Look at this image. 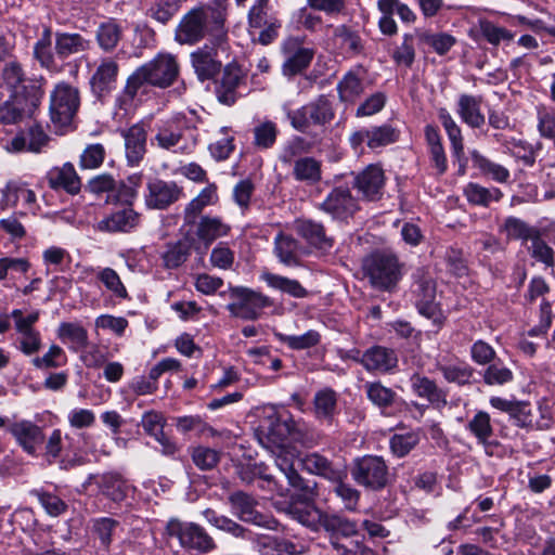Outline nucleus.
Masks as SVG:
<instances>
[{"mask_svg": "<svg viewBox=\"0 0 555 555\" xmlns=\"http://www.w3.org/2000/svg\"><path fill=\"white\" fill-rule=\"evenodd\" d=\"M337 398L334 390L324 388L319 390L313 399L317 418L331 423L336 412Z\"/></svg>", "mask_w": 555, "mask_h": 555, "instance_id": "obj_41", "label": "nucleus"}, {"mask_svg": "<svg viewBox=\"0 0 555 555\" xmlns=\"http://www.w3.org/2000/svg\"><path fill=\"white\" fill-rule=\"evenodd\" d=\"M166 533L170 538H176L183 548L201 554H207L217 548V543L207 530L193 521L172 518L166 525Z\"/></svg>", "mask_w": 555, "mask_h": 555, "instance_id": "obj_6", "label": "nucleus"}, {"mask_svg": "<svg viewBox=\"0 0 555 555\" xmlns=\"http://www.w3.org/2000/svg\"><path fill=\"white\" fill-rule=\"evenodd\" d=\"M67 358L63 349L57 345H52L42 357H36L31 360L35 367L40 370L57 369L64 365Z\"/></svg>", "mask_w": 555, "mask_h": 555, "instance_id": "obj_64", "label": "nucleus"}, {"mask_svg": "<svg viewBox=\"0 0 555 555\" xmlns=\"http://www.w3.org/2000/svg\"><path fill=\"white\" fill-rule=\"evenodd\" d=\"M363 70H350L344 75L337 85L339 99L343 102H354L364 91Z\"/></svg>", "mask_w": 555, "mask_h": 555, "instance_id": "obj_32", "label": "nucleus"}, {"mask_svg": "<svg viewBox=\"0 0 555 555\" xmlns=\"http://www.w3.org/2000/svg\"><path fill=\"white\" fill-rule=\"evenodd\" d=\"M217 199L218 196L216 185L210 184L203 189L201 193L195 198H193L185 207L184 215L186 222L193 223L196 217L202 212V210L206 206L215 204Z\"/></svg>", "mask_w": 555, "mask_h": 555, "instance_id": "obj_45", "label": "nucleus"}, {"mask_svg": "<svg viewBox=\"0 0 555 555\" xmlns=\"http://www.w3.org/2000/svg\"><path fill=\"white\" fill-rule=\"evenodd\" d=\"M80 105L79 91L66 82L57 83L50 95V118L57 128L72 124Z\"/></svg>", "mask_w": 555, "mask_h": 555, "instance_id": "obj_9", "label": "nucleus"}, {"mask_svg": "<svg viewBox=\"0 0 555 555\" xmlns=\"http://www.w3.org/2000/svg\"><path fill=\"white\" fill-rule=\"evenodd\" d=\"M384 183L385 176L383 169L378 166L370 165L354 177L353 186L366 199L375 201L379 198Z\"/></svg>", "mask_w": 555, "mask_h": 555, "instance_id": "obj_25", "label": "nucleus"}, {"mask_svg": "<svg viewBox=\"0 0 555 555\" xmlns=\"http://www.w3.org/2000/svg\"><path fill=\"white\" fill-rule=\"evenodd\" d=\"M47 179L50 188L53 190L62 189L72 195L80 192L81 180L70 163L52 168L48 172Z\"/></svg>", "mask_w": 555, "mask_h": 555, "instance_id": "obj_26", "label": "nucleus"}, {"mask_svg": "<svg viewBox=\"0 0 555 555\" xmlns=\"http://www.w3.org/2000/svg\"><path fill=\"white\" fill-rule=\"evenodd\" d=\"M98 280L111 292L115 297L119 299H127L128 292L124 283L120 280L118 273L112 268H102L96 272Z\"/></svg>", "mask_w": 555, "mask_h": 555, "instance_id": "obj_59", "label": "nucleus"}, {"mask_svg": "<svg viewBox=\"0 0 555 555\" xmlns=\"http://www.w3.org/2000/svg\"><path fill=\"white\" fill-rule=\"evenodd\" d=\"M464 195L470 204L488 207L491 203L499 202L503 193L496 188L488 189L470 182L464 188Z\"/></svg>", "mask_w": 555, "mask_h": 555, "instance_id": "obj_38", "label": "nucleus"}, {"mask_svg": "<svg viewBox=\"0 0 555 555\" xmlns=\"http://www.w3.org/2000/svg\"><path fill=\"white\" fill-rule=\"evenodd\" d=\"M404 264L388 250H376L363 259L362 268L373 287L392 292L403 276Z\"/></svg>", "mask_w": 555, "mask_h": 555, "instance_id": "obj_3", "label": "nucleus"}, {"mask_svg": "<svg viewBox=\"0 0 555 555\" xmlns=\"http://www.w3.org/2000/svg\"><path fill=\"white\" fill-rule=\"evenodd\" d=\"M222 10L205 4L191 9L180 20L175 40L180 44L195 46L205 38L207 42L221 44L228 40Z\"/></svg>", "mask_w": 555, "mask_h": 555, "instance_id": "obj_1", "label": "nucleus"}, {"mask_svg": "<svg viewBox=\"0 0 555 555\" xmlns=\"http://www.w3.org/2000/svg\"><path fill=\"white\" fill-rule=\"evenodd\" d=\"M313 59V51L308 48H298L283 63L282 70L285 76H294L306 69Z\"/></svg>", "mask_w": 555, "mask_h": 555, "instance_id": "obj_53", "label": "nucleus"}, {"mask_svg": "<svg viewBox=\"0 0 555 555\" xmlns=\"http://www.w3.org/2000/svg\"><path fill=\"white\" fill-rule=\"evenodd\" d=\"M202 515L208 524L216 527L217 529L230 533L235 538H247V533L249 532L248 529L235 520L223 515H218L216 511L211 508L204 509Z\"/></svg>", "mask_w": 555, "mask_h": 555, "instance_id": "obj_40", "label": "nucleus"}, {"mask_svg": "<svg viewBox=\"0 0 555 555\" xmlns=\"http://www.w3.org/2000/svg\"><path fill=\"white\" fill-rule=\"evenodd\" d=\"M322 164L314 157H298L294 162L293 177L295 180L312 185L322 179Z\"/></svg>", "mask_w": 555, "mask_h": 555, "instance_id": "obj_31", "label": "nucleus"}, {"mask_svg": "<svg viewBox=\"0 0 555 555\" xmlns=\"http://www.w3.org/2000/svg\"><path fill=\"white\" fill-rule=\"evenodd\" d=\"M143 429L153 436L164 447V453L172 454L176 451L173 443L164 435V420L163 416L156 412H146L141 421Z\"/></svg>", "mask_w": 555, "mask_h": 555, "instance_id": "obj_36", "label": "nucleus"}, {"mask_svg": "<svg viewBox=\"0 0 555 555\" xmlns=\"http://www.w3.org/2000/svg\"><path fill=\"white\" fill-rule=\"evenodd\" d=\"M119 65L112 57H103L90 77L89 85L93 95L101 99L115 89Z\"/></svg>", "mask_w": 555, "mask_h": 555, "instance_id": "obj_15", "label": "nucleus"}, {"mask_svg": "<svg viewBox=\"0 0 555 555\" xmlns=\"http://www.w3.org/2000/svg\"><path fill=\"white\" fill-rule=\"evenodd\" d=\"M125 141V156L129 166H138L146 153V130L142 124H134L121 130Z\"/></svg>", "mask_w": 555, "mask_h": 555, "instance_id": "obj_19", "label": "nucleus"}, {"mask_svg": "<svg viewBox=\"0 0 555 555\" xmlns=\"http://www.w3.org/2000/svg\"><path fill=\"white\" fill-rule=\"evenodd\" d=\"M307 112L311 125H325L334 118L332 104L323 95L308 103Z\"/></svg>", "mask_w": 555, "mask_h": 555, "instance_id": "obj_55", "label": "nucleus"}, {"mask_svg": "<svg viewBox=\"0 0 555 555\" xmlns=\"http://www.w3.org/2000/svg\"><path fill=\"white\" fill-rule=\"evenodd\" d=\"M275 337L279 341L287 345L291 349L302 350L317 346L320 343L321 336L319 332L309 330L302 335H285L282 333H275Z\"/></svg>", "mask_w": 555, "mask_h": 555, "instance_id": "obj_57", "label": "nucleus"}, {"mask_svg": "<svg viewBox=\"0 0 555 555\" xmlns=\"http://www.w3.org/2000/svg\"><path fill=\"white\" fill-rule=\"evenodd\" d=\"M420 442L417 431L395 434L389 440V447L393 455L403 457L408 455Z\"/></svg>", "mask_w": 555, "mask_h": 555, "instance_id": "obj_60", "label": "nucleus"}, {"mask_svg": "<svg viewBox=\"0 0 555 555\" xmlns=\"http://www.w3.org/2000/svg\"><path fill=\"white\" fill-rule=\"evenodd\" d=\"M359 362L369 372L388 373L398 365V357L393 349L373 346L364 351Z\"/></svg>", "mask_w": 555, "mask_h": 555, "instance_id": "obj_22", "label": "nucleus"}, {"mask_svg": "<svg viewBox=\"0 0 555 555\" xmlns=\"http://www.w3.org/2000/svg\"><path fill=\"white\" fill-rule=\"evenodd\" d=\"M91 48V41L78 33H55V55L64 61L74 54L87 52Z\"/></svg>", "mask_w": 555, "mask_h": 555, "instance_id": "obj_27", "label": "nucleus"}, {"mask_svg": "<svg viewBox=\"0 0 555 555\" xmlns=\"http://www.w3.org/2000/svg\"><path fill=\"white\" fill-rule=\"evenodd\" d=\"M302 250V245L291 234L280 232L274 238V254L285 266H298Z\"/></svg>", "mask_w": 555, "mask_h": 555, "instance_id": "obj_28", "label": "nucleus"}, {"mask_svg": "<svg viewBox=\"0 0 555 555\" xmlns=\"http://www.w3.org/2000/svg\"><path fill=\"white\" fill-rule=\"evenodd\" d=\"M253 144L255 147L258 150H269L276 142L279 129L275 122L271 120H264L253 129Z\"/></svg>", "mask_w": 555, "mask_h": 555, "instance_id": "obj_48", "label": "nucleus"}, {"mask_svg": "<svg viewBox=\"0 0 555 555\" xmlns=\"http://www.w3.org/2000/svg\"><path fill=\"white\" fill-rule=\"evenodd\" d=\"M291 430V425L273 413L260 425L259 440L267 448L282 447L287 440Z\"/></svg>", "mask_w": 555, "mask_h": 555, "instance_id": "obj_23", "label": "nucleus"}, {"mask_svg": "<svg viewBox=\"0 0 555 555\" xmlns=\"http://www.w3.org/2000/svg\"><path fill=\"white\" fill-rule=\"evenodd\" d=\"M272 449H275L273 451L274 463L287 479L288 485L305 493H312V488L294 468L296 457L294 450L285 448L284 444L282 447H273Z\"/></svg>", "mask_w": 555, "mask_h": 555, "instance_id": "obj_18", "label": "nucleus"}, {"mask_svg": "<svg viewBox=\"0 0 555 555\" xmlns=\"http://www.w3.org/2000/svg\"><path fill=\"white\" fill-rule=\"evenodd\" d=\"M369 400L378 408H389L395 402L397 393L380 382H369L364 385Z\"/></svg>", "mask_w": 555, "mask_h": 555, "instance_id": "obj_54", "label": "nucleus"}, {"mask_svg": "<svg viewBox=\"0 0 555 555\" xmlns=\"http://www.w3.org/2000/svg\"><path fill=\"white\" fill-rule=\"evenodd\" d=\"M291 517L299 524L318 531L321 528L324 513L313 505H294L288 509Z\"/></svg>", "mask_w": 555, "mask_h": 555, "instance_id": "obj_43", "label": "nucleus"}, {"mask_svg": "<svg viewBox=\"0 0 555 555\" xmlns=\"http://www.w3.org/2000/svg\"><path fill=\"white\" fill-rule=\"evenodd\" d=\"M140 223V214L131 206L117 208L98 222L96 229L102 232H130Z\"/></svg>", "mask_w": 555, "mask_h": 555, "instance_id": "obj_21", "label": "nucleus"}, {"mask_svg": "<svg viewBox=\"0 0 555 555\" xmlns=\"http://www.w3.org/2000/svg\"><path fill=\"white\" fill-rule=\"evenodd\" d=\"M478 28L481 36L492 46H499L502 41H512L514 34L504 27L498 26L488 20H479Z\"/></svg>", "mask_w": 555, "mask_h": 555, "instance_id": "obj_61", "label": "nucleus"}, {"mask_svg": "<svg viewBox=\"0 0 555 555\" xmlns=\"http://www.w3.org/2000/svg\"><path fill=\"white\" fill-rule=\"evenodd\" d=\"M481 99L462 94L457 102V114L461 119L470 128H480L485 125L486 118L480 109Z\"/></svg>", "mask_w": 555, "mask_h": 555, "instance_id": "obj_30", "label": "nucleus"}, {"mask_svg": "<svg viewBox=\"0 0 555 555\" xmlns=\"http://www.w3.org/2000/svg\"><path fill=\"white\" fill-rule=\"evenodd\" d=\"M202 515L208 524L216 527L217 529L230 533L235 538H247V533L249 532L248 529L235 520L223 515H218L216 511L211 508L204 509Z\"/></svg>", "mask_w": 555, "mask_h": 555, "instance_id": "obj_39", "label": "nucleus"}, {"mask_svg": "<svg viewBox=\"0 0 555 555\" xmlns=\"http://www.w3.org/2000/svg\"><path fill=\"white\" fill-rule=\"evenodd\" d=\"M294 231L309 245L323 253H328L334 246V238L327 236L323 224L314 220H295Z\"/></svg>", "mask_w": 555, "mask_h": 555, "instance_id": "obj_17", "label": "nucleus"}, {"mask_svg": "<svg viewBox=\"0 0 555 555\" xmlns=\"http://www.w3.org/2000/svg\"><path fill=\"white\" fill-rule=\"evenodd\" d=\"M299 462L304 470L322 477L331 483L348 477V472L345 465L333 462L318 452L305 454L299 459Z\"/></svg>", "mask_w": 555, "mask_h": 555, "instance_id": "obj_12", "label": "nucleus"}, {"mask_svg": "<svg viewBox=\"0 0 555 555\" xmlns=\"http://www.w3.org/2000/svg\"><path fill=\"white\" fill-rule=\"evenodd\" d=\"M189 130L188 120L183 116L162 120L155 127L152 144L175 154H190L196 145V139Z\"/></svg>", "mask_w": 555, "mask_h": 555, "instance_id": "obj_4", "label": "nucleus"}, {"mask_svg": "<svg viewBox=\"0 0 555 555\" xmlns=\"http://www.w3.org/2000/svg\"><path fill=\"white\" fill-rule=\"evenodd\" d=\"M57 336L61 340L69 343V348L75 352L88 346V332L78 323H61Z\"/></svg>", "mask_w": 555, "mask_h": 555, "instance_id": "obj_37", "label": "nucleus"}, {"mask_svg": "<svg viewBox=\"0 0 555 555\" xmlns=\"http://www.w3.org/2000/svg\"><path fill=\"white\" fill-rule=\"evenodd\" d=\"M179 74V65L171 54H158L150 62L138 67L127 79L125 94L133 99L142 89L152 86L167 88Z\"/></svg>", "mask_w": 555, "mask_h": 555, "instance_id": "obj_2", "label": "nucleus"}, {"mask_svg": "<svg viewBox=\"0 0 555 555\" xmlns=\"http://www.w3.org/2000/svg\"><path fill=\"white\" fill-rule=\"evenodd\" d=\"M244 83L245 75L242 68L235 63H229L216 86L218 101L224 105H233L241 95L240 89Z\"/></svg>", "mask_w": 555, "mask_h": 555, "instance_id": "obj_14", "label": "nucleus"}, {"mask_svg": "<svg viewBox=\"0 0 555 555\" xmlns=\"http://www.w3.org/2000/svg\"><path fill=\"white\" fill-rule=\"evenodd\" d=\"M20 201L29 205L34 204L36 202V195L34 191L25 188L23 184L9 182L2 191L1 207L15 206Z\"/></svg>", "mask_w": 555, "mask_h": 555, "instance_id": "obj_47", "label": "nucleus"}, {"mask_svg": "<svg viewBox=\"0 0 555 555\" xmlns=\"http://www.w3.org/2000/svg\"><path fill=\"white\" fill-rule=\"evenodd\" d=\"M466 428L477 439V442L483 447L486 453L492 454L491 448L495 443L490 441L493 436L490 415L485 411H478L467 423Z\"/></svg>", "mask_w": 555, "mask_h": 555, "instance_id": "obj_29", "label": "nucleus"}, {"mask_svg": "<svg viewBox=\"0 0 555 555\" xmlns=\"http://www.w3.org/2000/svg\"><path fill=\"white\" fill-rule=\"evenodd\" d=\"M257 550L261 555H293L296 553V546L292 542L271 535L258 538Z\"/></svg>", "mask_w": 555, "mask_h": 555, "instance_id": "obj_46", "label": "nucleus"}, {"mask_svg": "<svg viewBox=\"0 0 555 555\" xmlns=\"http://www.w3.org/2000/svg\"><path fill=\"white\" fill-rule=\"evenodd\" d=\"M119 527V522L111 517H100L92 521V532L100 541L104 550H108L113 541V534Z\"/></svg>", "mask_w": 555, "mask_h": 555, "instance_id": "obj_58", "label": "nucleus"}, {"mask_svg": "<svg viewBox=\"0 0 555 555\" xmlns=\"http://www.w3.org/2000/svg\"><path fill=\"white\" fill-rule=\"evenodd\" d=\"M351 477L367 490L380 491L388 485L389 469L382 456L364 455L353 461Z\"/></svg>", "mask_w": 555, "mask_h": 555, "instance_id": "obj_7", "label": "nucleus"}, {"mask_svg": "<svg viewBox=\"0 0 555 555\" xmlns=\"http://www.w3.org/2000/svg\"><path fill=\"white\" fill-rule=\"evenodd\" d=\"M514 378L513 371L502 361H493L482 372V380L488 386H503Z\"/></svg>", "mask_w": 555, "mask_h": 555, "instance_id": "obj_50", "label": "nucleus"}, {"mask_svg": "<svg viewBox=\"0 0 555 555\" xmlns=\"http://www.w3.org/2000/svg\"><path fill=\"white\" fill-rule=\"evenodd\" d=\"M10 433L22 449L30 455L36 454L38 447L44 441L42 429L30 421L14 423L10 428Z\"/></svg>", "mask_w": 555, "mask_h": 555, "instance_id": "obj_24", "label": "nucleus"}, {"mask_svg": "<svg viewBox=\"0 0 555 555\" xmlns=\"http://www.w3.org/2000/svg\"><path fill=\"white\" fill-rule=\"evenodd\" d=\"M228 50V40L221 44L206 42L190 54L192 67L201 81L215 78L219 74L222 63L219 60L220 52Z\"/></svg>", "mask_w": 555, "mask_h": 555, "instance_id": "obj_10", "label": "nucleus"}, {"mask_svg": "<svg viewBox=\"0 0 555 555\" xmlns=\"http://www.w3.org/2000/svg\"><path fill=\"white\" fill-rule=\"evenodd\" d=\"M346 479L341 478L339 481H333V492L340 499L347 511L353 512L358 507L361 494L358 489L347 483Z\"/></svg>", "mask_w": 555, "mask_h": 555, "instance_id": "obj_62", "label": "nucleus"}, {"mask_svg": "<svg viewBox=\"0 0 555 555\" xmlns=\"http://www.w3.org/2000/svg\"><path fill=\"white\" fill-rule=\"evenodd\" d=\"M229 297L232 301L227 305V310L231 317L245 321L257 320L262 309L271 306L267 296L244 286H231Z\"/></svg>", "mask_w": 555, "mask_h": 555, "instance_id": "obj_8", "label": "nucleus"}, {"mask_svg": "<svg viewBox=\"0 0 555 555\" xmlns=\"http://www.w3.org/2000/svg\"><path fill=\"white\" fill-rule=\"evenodd\" d=\"M418 39L421 42L430 46L439 55H444L448 53L456 43V39L452 35L446 33L431 34L428 31H423L418 34Z\"/></svg>", "mask_w": 555, "mask_h": 555, "instance_id": "obj_63", "label": "nucleus"}, {"mask_svg": "<svg viewBox=\"0 0 555 555\" xmlns=\"http://www.w3.org/2000/svg\"><path fill=\"white\" fill-rule=\"evenodd\" d=\"M145 204L152 209H166L175 204L182 195V189L175 181L158 178L150 179L146 183Z\"/></svg>", "mask_w": 555, "mask_h": 555, "instance_id": "obj_11", "label": "nucleus"}, {"mask_svg": "<svg viewBox=\"0 0 555 555\" xmlns=\"http://www.w3.org/2000/svg\"><path fill=\"white\" fill-rule=\"evenodd\" d=\"M261 279L268 284V286L286 293L295 298H304L308 294L306 288L297 280H292L270 272L263 273Z\"/></svg>", "mask_w": 555, "mask_h": 555, "instance_id": "obj_44", "label": "nucleus"}, {"mask_svg": "<svg viewBox=\"0 0 555 555\" xmlns=\"http://www.w3.org/2000/svg\"><path fill=\"white\" fill-rule=\"evenodd\" d=\"M272 7L269 0H255L248 12V25L250 28H262L272 21H279L271 13Z\"/></svg>", "mask_w": 555, "mask_h": 555, "instance_id": "obj_56", "label": "nucleus"}, {"mask_svg": "<svg viewBox=\"0 0 555 555\" xmlns=\"http://www.w3.org/2000/svg\"><path fill=\"white\" fill-rule=\"evenodd\" d=\"M412 388L417 396L426 398L429 402L437 405L447 404V396L436 383L425 376L414 374L411 377Z\"/></svg>", "mask_w": 555, "mask_h": 555, "instance_id": "obj_35", "label": "nucleus"}, {"mask_svg": "<svg viewBox=\"0 0 555 555\" xmlns=\"http://www.w3.org/2000/svg\"><path fill=\"white\" fill-rule=\"evenodd\" d=\"M100 488L107 498L114 502H120L126 498L127 486L121 476L115 473H107L101 477Z\"/></svg>", "mask_w": 555, "mask_h": 555, "instance_id": "obj_52", "label": "nucleus"}, {"mask_svg": "<svg viewBox=\"0 0 555 555\" xmlns=\"http://www.w3.org/2000/svg\"><path fill=\"white\" fill-rule=\"evenodd\" d=\"M228 502L231 513L240 520L257 526H267L263 516L257 512V501L248 493L235 491L229 494Z\"/></svg>", "mask_w": 555, "mask_h": 555, "instance_id": "obj_20", "label": "nucleus"}, {"mask_svg": "<svg viewBox=\"0 0 555 555\" xmlns=\"http://www.w3.org/2000/svg\"><path fill=\"white\" fill-rule=\"evenodd\" d=\"M501 229L508 240L521 241L524 245L540 233L538 228L529 225L517 217H507Z\"/></svg>", "mask_w": 555, "mask_h": 555, "instance_id": "obj_34", "label": "nucleus"}, {"mask_svg": "<svg viewBox=\"0 0 555 555\" xmlns=\"http://www.w3.org/2000/svg\"><path fill=\"white\" fill-rule=\"evenodd\" d=\"M191 242L188 238L168 244L163 255L164 264L168 269H176L184 263L190 256Z\"/></svg>", "mask_w": 555, "mask_h": 555, "instance_id": "obj_49", "label": "nucleus"}, {"mask_svg": "<svg viewBox=\"0 0 555 555\" xmlns=\"http://www.w3.org/2000/svg\"><path fill=\"white\" fill-rule=\"evenodd\" d=\"M322 528L332 534L333 540L339 541V537H351L357 532V525L337 515L324 513Z\"/></svg>", "mask_w": 555, "mask_h": 555, "instance_id": "obj_42", "label": "nucleus"}, {"mask_svg": "<svg viewBox=\"0 0 555 555\" xmlns=\"http://www.w3.org/2000/svg\"><path fill=\"white\" fill-rule=\"evenodd\" d=\"M319 209L333 218L345 219L358 210V204L348 188L338 186L328 193Z\"/></svg>", "mask_w": 555, "mask_h": 555, "instance_id": "obj_16", "label": "nucleus"}, {"mask_svg": "<svg viewBox=\"0 0 555 555\" xmlns=\"http://www.w3.org/2000/svg\"><path fill=\"white\" fill-rule=\"evenodd\" d=\"M44 92L37 83L24 86L0 103V124L16 125L31 116L43 99Z\"/></svg>", "mask_w": 555, "mask_h": 555, "instance_id": "obj_5", "label": "nucleus"}, {"mask_svg": "<svg viewBox=\"0 0 555 555\" xmlns=\"http://www.w3.org/2000/svg\"><path fill=\"white\" fill-rule=\"evenodd\" d=\"M96 41L104 52L113 51L121 39V28L115 22L102 23L96 30Z\"/></svg>", "mask_w": 555, "mask_h": 555, "instance_id": "obj_51", "label": "nucleus"}, {"mask_svg": "<svg viewBox=\"0 0 555 555\" xmlns=\"http://www.w3.org/2000/svg\"><path fill=\"white\" fill-rule=\"evenodd\" d=\"M49 141L50 138L42 126L35 124L25 130L18 131L5 143L4 149L9 153H40Z\"/></svg>", "mask_w": 555, "mask_h": 555, "instance_id": "obj_13", "label": "nucleus"}, {"mask_svg": "<svg viewBox=\"0 0 555 555\" xmlns=\"http://www.w3.org/2000/svg\"><path fill=\"white\" fill-rule=\"evenodd\" d=\"M229 231L230 225L220 218L205 216L198 222L196 235L205 243V248H208L215 240L225 236Z\"/></svg>", "mask_w": 555, "mask_h": 555, "instance_id": "obj_33", "label": "nucleus"}]
</instances>
